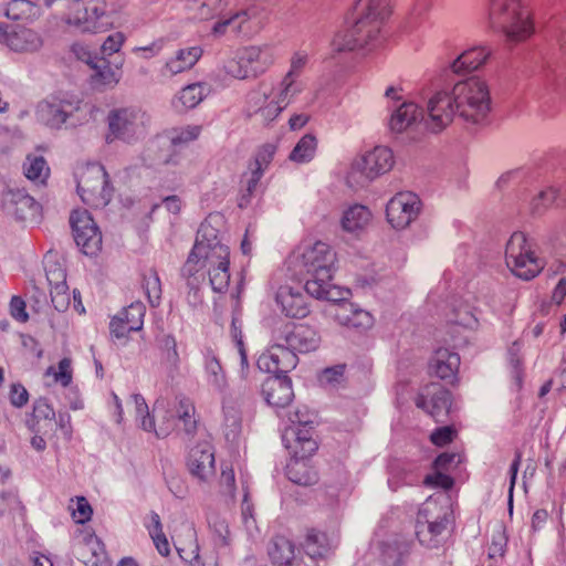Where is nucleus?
Instances as JSON below:
<instances>
[{
    "label": "nucleus",
    "mask_w": 566,
    "mask_h": 566,
    "mask_svg": "<svg viewBox=\"0 0 566 566\" xmlns=\"http://www.w3.org/2000/svg\"><path fill=\"white\" fill-rule=\"evenodd\" d=\"M426 128L434 134L442 132L458 115L465 123H489L492 98L488 83L479 76H470L453 84L451 91L434 93L427 104Z\"/></svg>",
    "instance_id": "1"
},
{
    "label": "nucleus",
    "mask_w": 566,
    "mask_h": 566,
    "mask_svg": "<svg viewBox=\"0 0 566 566\" xmlns=\"http://www.w3.org/2000/svg\"><path fill=\"white\" fill-rule=\"evenodd\" d=\"M230 250L219 239V231L208 222L200 224L195 244L181 268L189 294L197 296L206 274L213 292H227L230 283Z\"/></svg>",
    "instance_id": "2"
},
{
    "label": "nucleus",
    "mask_w": 566,
    "mask_h": 566,
    "mask_svg": "<svg viewBox=\"0 0 566 566\" xmlns=\"http://www.w3.org/2000/svg\"><path fill=\"white\" fill-rule=\"evenodd\" d=\"M390 14L387 0H357L346 18L345 28L332 40L334 52L376 48L381 40V30Z\"/></svg>",
    "instance_id": "3"
},
{
    "label": "nucleus",
    "mask_w": 566,
    "mask_h": 566,
    "mask_svg": "<svg viewBox=\"0 0 566 566\" xmlns=\"http://www.w3.org/2000/svg\"><path fill=\"white\" fill-rule=\"evenodd\" d=\"M336 254L322 241L306 244L293 255V263L303 275L305 292L318 300L329 298Z\"/></svg>",
    "instance_id": "4"
},
{
    "label": "nucleus",
    "mask_w": 566,
    "mask_h": 566,
    "mask_svg": "<svg viewBox=\"0 0 566 566\" xmlns=\"http://www.w3.org/2000/svg\"><path fill=\"white\" fill-rule=\"evenodd\" d=\"M485 20L507 45L524 42L534 32L531 11L521 0H486Z\"/></svg>",
    "instance_id": "5"
},
{
    "label": "nucleus",
    "mask_w": 566,
    "mask_h": 566,
    "mask_svg": "<svg viewBox=\"0 0 566 566\" xmlns=\"http://www.w3.org/2000/svg\"><path fill=\"white\" fill-rule=\"evenodd\" d=\"M149 117L138 107H117L108 112L106 116L107 132L106 144L116 140L133 144L143 138L147 133Z\"/></svg>",
    "instance_id": "6"
},
{
    "label": "nucleus",
    "mask_w": 566,
    "mask_h": 566,
    "mask_svg": "<svg viewBox=\"0 0 566 566\" xmlns=\"http://www.w3.org/2000/svg\"><path fill=\"white\" fill-rule=\"evenodd\" d=\"M76 190L82 201L91 208L106 207L114 195L109 175L102 164L86 165L77 176Z\"/></svg>",
    "instance_id": "7"
},
{
    "label": "nucleus",
    "mask_w": 566,
    "mask_h": 566,
    "mask_svg": "<svg viewBox=\"0 0 566 566\" xmlns=\"http://www.w3.org/2000/svg\"><path fill=\"white\" fill-rule=\"evenodd\" d=\"M268 21V12L260 0H244L229 18L214 23L212 32L224 34L227 28L238 35L251 38L258 34Z\"/></svg>",
    "instance_id": "8"
},
{
    "label": "nucleus",
    "mask_w": 566,
    "mask_h": 566,
    "mask_svg": "<svg viewBox=\"0 0 566 566\" xmlns=\"http://www.w3.org/2000/svg\"><path fill=\"white\" fill-rule=\"evenodd\" d=\"M274 61L271 48L250 45L238 50L234 57L226 62L224 71L238 80L256 78L265 73Z\"/></svg>",
    "instance_id": "9"
},
{
    "label": "nucleus",
    "mask_w": 566,
    "mask_h": 566,
    "mask_svg": "<svg viewBox=\"0 0 566 566\" xmlns=\"http://www.w3.org/2000/svg\"><path fill=\"white\" fill-rule=\"evenodd\" d=\"M505 261L512 273L524 281L537 276L545 265L544 261L535 255L532 244L521 231L514 232L507 241Z\"/></svg>",
    "instance_id": "10"
},
{
    "label": "nucleus",
    "mask_w": 566,
    "mask_h": 566,
    "mask_svg": "<svg viewBox=\"0 0 566 566\" xmlns=\"http://www.w3.org/2000/svg\"><path fill=\"white\" fill-rule=\"evenodd\" d=\"M291 426L286 427L282 434L284 447H293L296 453L314 454L318 443L314 438L313 413L307 408H296L289 412Z\"/></svg>",
    "instance_id": "11"
},
{
    "label": "nucleus",
    "mask_w": 566,
    "mask_h": 566,
    "mask_svg": "<svg viewBox=\"0 0 566 566\" xmlns=\"http://www.w3.org/2000/svg\"><path fill=\"white\" fill-rule=\"evenodd\" d=\"M82 108V101L73 97L51 96L36 106V117L43 125L60 129Z\"/></svg>",
    "instance_id": "12"
},
{
    "label": "nucleus",
    "mask_w": 566,
    "mask_h": 566,
    "mask_svg": "<svg viewBox=\"0 0 566 566\" xmlns=\"http://www.w3.org/2000/svg\"><path fill=\"white\" fill-rule=\"evenodd\" d=\"M70 223L76 245L86 255H95L102 248V234L86 210H74Z\"/></svg>",
    "instance_id": "13"
},
{
    "label": "nucleus",
    "mask_w": 566,
    "mask_h": 566,
    "mask_svg": "<svg viewBox=\"0 0 566 566\" xmlns=\"http://www.w3.org/2000/svg\"><path fill=\"white\" fill-rule=\"evenodd\" d=\"M274 342L284 340L295 353H308L315 350L319 346L321 338L317 332L304 324L295 325L284 323L282 326L276 327L272 332Z\"/></svg>",
    "instance_id": "14"
},
{
    "label": "nucleus",
    "mask_w": 566,
    "mask_h": 566,
    "mask_svg": "<svg viewBox=\"0 0 566 566\" xmlns=\"http://www.w3.org/2000/svg\"><path fill=\"white\" fill-rule=\"evenodd\" d=\"M415 403L437 422H444L452 405L451 392L439 382H430L419 391Z\"/></svg>",
    "instance_id": "15"
},
{
    "label": "nucleus",
    "mask_w": 566,
    "mask_h": 566,
    "mask_svg": "<svg viewBox=\"0 0 566 566\" xmlns=\"http://www.w3.org/2000/svg\"><path fill=\"white\" fill-rule=\"evenodd\" d=\"M394 163L391 149L385 146H377L352 165L349 178L356 179V175L360 174L365 180L371 181L380 175L388 172L392 168Z\"/></svg>",
    "instance_id": "16"
},
{
    "label": "nucleus",
    "mask_w": 566,
    "mask_h": 566,
    "mask_svg": "<svg viewBox=\"0 0 566 566\" xmlns=\"http://www.w3.org/2000/svg\"><path fill=\"white\" fill-rule=\"evenodd\" d=\"M421 209V201L413 192H398L386 206L388 222L395 229L407 228L418 217Z\"/></svg>",
    "instance_id": "17"
},
{
    "label": "nucleus",
    "mask_w": 566,
    "mask_h": 566,
    "mask_svg": "<svg viewBox=\"0 0 566 566\" xmlns=\"http://www.w3.org/2000/svg\"><path fill=\"white\" fill-rule=\"evenodd\" d=\"M298 363L296 353L284 345V340L274 342L266 353L258 358V367L260 370L273 375H286L294 369Z\"/></svg>",
    "instance_id": "18"
},
{
    "label": "nucleus",
    "mask_w": 566,
    "mask_h": 566,
    "mask_svg": "<svg viewBox=\"0 0 566 566\" xmlns=\"http://www.w3.org/2000/svg\"><path fill=\"white\" fill-rule=\"evenodd\" d=\"M406 533H381L374 543L379 558L385 566H401L410 551V539Z\"/></svg>",
    "instance_id": "19"
},
{
    "label": "nucleus",
    "mask_w": 566,
    "mask_h": 566,
    "mask_svg": "<svg viewBox=\"0 0 566 566\" xmlns=\"http://www.w3.org/2000/svg\"><path fill=\"white\" fill-rule=\"evenodd\" d=\"M145 313L146 307L139 301L124 307L111 319V335L119 339L126 337L130 332L140 331L144 325Z\"/></svg>",
    "instance_id": "20"
},
{
    "label": "nucleus",
    "mask_w": 566,
    "mask_h": 566,
    "mask_svg": "<svg viewBox=\"0 0 566 566\" xmlns=\"http://www.w3.org/2000/svg\"><path fill=\"white\" fill-rule=\"evenodd\" d=\"M72 51L94 71L91 75L93 85L109 86L118 83V73L112 69L109 62L104 56L92 55V53L81 44H74Z\"/></svg>",
    "instance_id": "21"
},
{
    "label": "nucleus",
    "mask_w": 566,
    "mask_h": 566,
    "mask_svg": "<svg viewBox=\"0 0 566 566\" xmlns=\"http://www.w3.org/2000/svg\"><path fill=\"white\" fill-rule=\"evenodd\" d=\"M2 205L6 211L19 220L35 219L40 211V203L24 189H8L2 195Z\"/></svg>",
    "instance_id": "22"
},
{
    "label": "nucleus",
    "mask_w": 566,
    "mask_h": 566,
    "mask_svg": "<svg viewBox=\"0 0 566 566\" xmlns=\"http://www.w3.org/2000/svg\"><path fill=\"white\" fill-rule=\"evenodd\" d=\"M70 24L78 27L83 32H105L112 27L105 0H92L84 11V17L69 19Z\"/></svg>",
    "instance_id": "23"
},
{
    "label": "nucleus",
    "mask_w": 566,
    "mask_h": 566,
    "mask_svg": "<svg viewBox=\"0 0 566 566\" xmlns=\"http://www.w3.org/2000/svg\"><path fill=\"white\" fill-rule=\"evenodd\" d=\"M275 301L287 317L302 319L311 313L307 297L300 289L282 285L276 292Z\"/></svg>",
    "instance_id": "24"
},
{
    "label": "nucleus",
    "mask_w": 566,
    "mask_h": 566,
    "mask_svg": "<svg viewBox=\"0 0 566 566\" xmlns=\"http://www.w3.org/2000/svg\"><path fill=\"white\" fill-rule=\"evenodd\" d=\"M262 394L273 408H285L294 398L292 380L287 375H272L262 384Z\"/></svg>",
    "instance_id": "25"
},
{
    "label": "nucleus",
    "mask_w": 566,
    "mask_h": 566,
    "mask_svg": "<svg viewBox=\"0 0 566 566\" xmlns=\"http://www.w3.org/2000/svg\"><path fill=\"white\" fill-rule=\"evenodd\" d=\"M187 467L192 476L207 481L214 474V453L208 442L198 443L189 451Z\"/></svg>",
    "instance_id": "26"
},
{
    "label": "nucleus",
    "mask_w": 566,
    "mask_h": 566,
    "mask_svg": "<svg viewBox=\"0 0 566 566\" xmlns=\"http://www.w3.org/2000/svg\"><path fill=\"white\" fill-rule=\"evenodd\" d=\"M291 454V459L285 467L287 479L298 485L310 486L318 481L316 470L310 465V458L313 454L296 453L293 447H285Z\"/></svg>",
    "instance_id": "27"
},
{
    "label": "nucleus",
    "mask_w": 566,
    "mask_h": 566,
    "mask_svg": "<svg viewBox=\"0 0 566 566\" xmlns=\"http://www.w3.org/2000/svg\"><path fill=\"white\" fill-rule=\"evenodd\" d=\"M75 554L86 566H102L106 562L104 544L96 533H82L75 544Z\"/></svg>",
    "instance_id": "28"
},
{
    "label": "nucleus",
    "mask_w": 566,
    "mask_h": 566,
    "mask_svg": "<svg viewBox=\"0 0 566 566\" xmlns=\"http://www.w3.org/2000/svg\"><path fill=\"white\" fill-rule=\"evenodd\" d=\"M248 103L265 125L275 120L286 108L271 92H251L248 95Z\"/></svg>",
    "instance_id": "29"
},
{
    "label": "nucleus",
    "mask_w": 566,
    "mask_h": 566,
    "mask_svg": "<svg viewBox=\"0 0 566 566\" xmlns=\"http://www.w3.org/2000/svg\"><path fill=\"white\" fill-rule=\"evenodd\" d=\"M460 356L448 348H438L430 360L431 371L442 380L454 384L458 380Z\"/></svg>",
    "instance_id": "30"
},
{
    "label": "nucleus",
    "mask_w": 566,
    "mask_h": 566,
    "mask_svg": "<svg viewBox=\"0 0 566 566\" xmlns=\"http://www.w3.org/2000/svg\"><path fill=\"white\" fill-rule=\"evenodd\" d=\"M492 49L488 45H478L462 52L452 63L451 71L454 74H464L476 71L486 63L492 55Z\"/></svg>",
    "instance_id": "31"
},
{
    "label": "nucleus",
    "mask_w": 566,
    "mask_h": 566,
    "mask_svg": "<svg viewBox=\"0 0 566 566\" xmlns=\"http://www.w3.org/2000/svg\"><path fill=\"white\" fill-rule=\"evenodd\" d=\"M335 317L340 325L358 332L367 331L374 324L373 315L354 303L340 304Z\"/></svg>",
    "instance_id": "32"
},
{
    "label": "nucleus",
    "mask_w": 566,
    "mask_h": 566,
    "mask_svg": "<svg viewBox=\"0 0 566 566\" xmlns=\"http://www.w3.org/2000/svg\"><path fill=\"white\" fill-rule=\"evenodd\" d=\"M338 543L337 533H310L304 542V551L312 559L326 558Z\"/></svg>",
    "instance_id": "33"
},
{
    "label": "nucleus",
    "mask_w": 566,
    "mask_h": 566,
    "mask_svg": "<svg viewBox=\"0 0 566 566\" xmlns=\"http://www.w3.org/2000/svg\"><path fill=\"white\" fill-rule=\"evenodd\" d=\"M269 556L274 566H295L297 564L296 548L284 534L277 533L269 547Z\"/></svg>",
    "instance_id": "34"
},
{
    "label": "nucleus",
    "mask_w": 566,
    "mask_h": 566,
    "mask_svg": "<svg viewBox=\"0 0 566 566\" xmlns=\"http://www.w3.org/2000/svg\"><path fill=\"white\" fill-rule=\"evenodd\" d=\"M201 55L202 49L200 46L180 49L176 52L175 56L166 62L161 74L172 76L186 72L195 66Z\"/></svg>",
    "instance_id": "35"
},
{
    "label": "nucleus",
    "mask_w": 566,
    "mask_h": 566,
    "mask_svg": "<svg viewBox=\"0 0 566 566\" xmlns=\"http://www.w3.org/2000/svg\"><path fill=\"white\" fill-rule=\"evenodd\" d=\"M419 118L426 120L422 109L413 102H403L394 111L389 120V127L392 132L401 133L416 123Z\"/></svg>",
    "instance_id": "36"
},
{
    "label": "nucleus",
    "mask_w": 566,
    "mask_h": 566,
    "mask_svg": "<svg viewBox=\"0 0 566 566\" xmlns=\"http://www.w3.org/2000/svg\"><path fill=\"white\" fill-rule=\"evenodd\" d=\"M371 220V212L363 205H354L346 209L340 219L345 232L359 235Z\"/></svg>",
    "instance_id": "37"
},
{
    "label": "nucleus",
    "mask_w": 566,
    "mask_h": 566,
    "mask_svg": "<svg viewBox=\"0 0 566 566\" xmlns=\"http://www.w3.org/2000/svg\"><path fill=\"white\" fill-rule=\"evenodd\" d=\"M6 14L11 20L28 23L41 15V7L31 0H11L7 6Z\"/></svg>",
    "instance_id": "38"
},
{
    "label": "nucleus",
    "mask_w": 566,
    "mask_h": 566,
    "mask_svg": "<svg viewBox=\"0 0 566 566\" xmlns=\"http://www.w3.org/2000/svg\"><path fill=\"white\" fill-rule=\"evenodd\" d=\"M304 84L301 80L284 75L283 78L271 88V93L287 107L293 99L302 93Z\"/></svg>",
    "instance_id": "39"
},
{
    "label": "nucleus",
    "mask_w": 566,
    "mask_h": 566,
    "mask_svg": "<svg viewBox=\"0 0 566 566\" xmlns=\"http://www.w3.org/2000/svg\"><path fill=\"white\" fill-rule=\"evenodd\" d=\"M419 479L418 468L412 463H403L392 469L388 484L392 491H397L402 485L417 484Z\"/></svg>",
    "instance_id": "40"
},
{
    "label": "nucleus",
    "mask_w": 566,
    "mask_h": 566,
    "mask_svg": "<svg viewBox=\"0 0 566 566\" xmlns=\"http://www.w3.org/2000/svg\"><path fill=\"white\" fill-rule=\"evenodd\" d=\"M205 370L208 384L217 391L223 392L227 388V378L219 359L208 352L205 357Z\"/></svg>",
    "instance_id": "41"
},
{
    "label": "nucleus",
    "mask_w": 566,
    "mask_h": 566,
    "mask_svg": "<svg viewBox=\"0 0 566 566\" xmlns=\"http://www.w3.org/2000/svg\"><path fill=\"white\" fill-rule=\"evenodd\" d=\"M187 8L193 19L209 20L219 14L224 8L223 0H189Z\"/></svg>",
    "instance_id": "42"
},
{
    "label": "nucleus",
    "mask_w": 566,
    "mask_h": 566,
    "mask_svg": "<svg viewBox=\"0 0 566 566\" xmlns=\"http://www.w3.org/2000/svg\"><path fill=\"white\" fill-rule=\"evenodd\" d=\"M9 46L14 51H36L42 45L39 34L30 29L13 32L9 39Z\"/></svg>",
    "instance_id": "43"
},
{
    "label": "nucleus",
    "mask_w": 566,
    "mask_h": 566,
    "mask_svg": "<svg viewBox=\"0 0 566 566\" xmlns=\"http://www.w3.org/2000/svg\"><path fill=\"white\" fill-rule=\"evenodd\" d=\"M316 137L312 134H306L296 143L289 155V159L296 164L310 163L316 154Z\"/></svg>",
    "instance_id": "44"
},
{
    "label": "nucleus",
    "mask_w": 566,
    "mask_h": 566,
    "mask_svg": "<svg viewBox=\"0 0 566 566\" xmlns=\"http://www.w3.org/2000/svg\"><path fill=\"white\" fill-rule=\"evenodd\" d=\"M23 171L29 180L41 185L45 184L50 175V168L42 156L29 155L23 164Z\"/></svg>",
    "instance_id": "45"
},
{
    "label": "nucleus",
    "mask_w": 566,
    "mask_h": 566,
    "mask_svg": "<svg viewBox=\"0 0 566 566\" xmlns=\"http://www.w3.org/2000/svg\"><path fill=\"white\" fill-rule=\"evenodd\" d=\"M205 97V87L200 83H193L184 87L175 102V107L182 109L195 108Z\"/></svg>",
    "instance_id": "46"
},
{
    "label": "nucleus",
    "mask_w": 566,
    "mask_h": 566,
    "mask_svg": "<svg viewBox=\"0 0 566 566\" xmlns=\"http://www.w3.org/2000/svg\"><path fill=\"white\" fill-rule=\"evenodd\" d=\"M202 130L200 125L176 127L168 132L170 147H180L198 139Z\"/></svg>",
    "instance_id": "47"
},
{
    "label": "nucleus",
    "mask_w": 566,
    "mask_h": 566,
    "mask_svg": "<svg viewBox=\"0 0 566 566\" xmlns=\"http://www.w3.org/2000/svg\"><path fill=\"white\" fill-rule=\"evenodd\" d=\"M507 356L510 374L512 376L516 389L520 390L523 386L524 377L520 342L516 340L510 346L507 350Z\"/></svg>",
    "instance_id": "48"
},
{
    "label": "nucleus",
    "mask_w": 566,
    "mask_h": 566,
    "mask_svg": "<svg viewBox=\"0 0 566 566\" xmlns=\"http://www.w3.org/2000/svg\"><path fill=\"white\" fill-rule=\"evenodd\" d=\"M196 408L192 401L186 397L178 400L177 415L184 423V430L187 434L195 433L197 429V420L195 418Z\"/></svg>",
    "instance_id": "49"
},
{
    "label": "nucleus",
    "mask_w": 566,
    "mask_h": 566,
    "mask_svg": "<svg viewBox=\"0 0 566 566\" xmlns=\"http://www.w3.org/2000/svg\"><path fill=\"white\" fill-rule=\"evenodd\" d=\"M160 149L157 142L151 143L145 153L144 160L149 167H158V166H168V165H177L178 164V156L175 151L167 153L164 155H156V151Z\"/></svg>",
    "instance_id": "50"
},
{
    "label": "nucleus",
    "mask_w": 566,
    "mask_h": 566,
    "mask_svg": "<svg viewBox=\"0 0 566 566\" xmlns=\"http://www.w3.org/2000/svg\"><path fill=\"white\" fill-rule=\"evenodd\" d=\"M157 343L166 363L176 368L179 364V354L175 337L170 334H161L157 337Z\"/></svg>",
    "instance_id": "51"
},
{
    "label": "nucleus",
    "mask_w": 566,
    "mask_h": 566,
    "mask_svg": "<svg viewBox=\"0 0 566 566\" xmlns=\"http://www.w3.org/2000/svg\"><path fill=\"white\" fill-rule=\"evenodd\" d=\"M71 515L77 524H84L88 522L93 514V509L85 496H76L71 499L69 505Z\"/></svg>",
    "instance_id": "52"
},
{
    "label": "nucleus",
    "mask_w": 566,
    "mask_h": 566,
    "mask_svg": "<svg viewBox=\"0 0 566 566\" xmlns=\"http://www.w3.org/2000/svg\"><path fill=\"white\" fill-rule=\"evenodd\" d=\"M557 189L548 187L541 190L531 201V212L542 214L557 198Z\"/></svg>",
    "instance_id": "53"
},
{
    "label": "nucleus",
    "mask_w": 566,
    "mask_h": 566,
    "mask_svg": "<svg viewBox=\"0 0 566 566\" xmlns=\"http://www.w3.org/2000/svg\"><path fill=\"white\" fill-rule=\"evenodd\" d=\"M143 286L149 304L158 306L161 298V284L158 274L151 271L149 275H145Z\"/></svg>",
    "instance_id": "54"
},
{
    "label": "nucleus",
    "mask_w": 566,
    "mask_h": 566,
    "mask_svg": "<svg viewBox=\"0 0 566 566\" xmlns=\"http://www.w3.org/2000/svg\"><path fill=\"white\" fill-rule=\"evenodd\" d=\"M71 364L70 358H62L59 361L57 370L53 366H50L46 369V375H52L56 382L61 384L63 387H67L73 378Z\"/></svg>",
    "instance_id": "55"
},
{
    "label": "nucleus",
    "mask_w": 566,
    "mask_h": 566,
    "mask_svg": "<svg viewBox=\"0 0 566 566\" xmlns=\"http://www.w3.org/2000/svg\"><path fill=\"white\" fill-rule=\"evenodd\" d=\"M276 147L272 144L263 145L255 155L254 161L250 164V169L256 170L261 174L269 167L271 164Z\"/></svg>",
    "instance_id": "56"
},
{
    "label": "nucleus",
    "mask_w": 566,
    "mask_h": 566,
    "mask_svg": "<svg viewBox=\"0 0 566 566\" xmlns=\"http://www.w3.org/2000/svg\"><path fill=\"white\" fill-rule=\"evenodd\" d=\"M224 436L227 440H235L241 432V418L235 410L224 412Z\"/></svg>",
    "instance_id": "57"
},
{
    "label": "nucleus",
    "mask_w": 566,
    "mask_h": 566,
    "mask_svg": "<svg viewBox=\"0 0 566 566\" xmlns=\"http://www.w3.org/2000/svg\"><path fill=\"white\" fill-rule=\"evenodd\" d=\"M250 170H251V172H250L249 178L247 179L245 189L242 192L240 201H239L240 208H244L250 203V199L256 192V190L259 188L260 180L263 176V174H261L256 170H253V169H250Z\"/></svg>",
    "instance_id": "58"
},
{
    "label": "nucleus",
    "mask_w": 566,
    "mask_h": 566,
    "mask_svg": "<svg viewBox=\"0 0 566 566\" xmlns=\"http://www.w3.org/2000/svg\"><path fill=\"white\" fill-rule=\"evenodd\" d=\"M51 302L57 312H65L70 306L67 285H57L56 287H51Z\"/></svg>",
    "instance_id": "59"
},
{
    "label": "nucleus",
    "mask_w": 566,
    "mask_h": 566,
    "mask_svg": "<svg viewBox=\"0 0 566 566\" xmlns=\"http://www.w3.org/2000/svg\"><path fill=\"white\" fill-rule=\"evenodd\" d=\"M442 471L443 470H436L434 473L426 475L423 484L429 488H440L443 490L452 489L454 484L453 479Z\"/></svg>",
    "instance_id": "60"
},
{
    "label": "nucleus",
    "mask_w": 566,
    "mask_h": 566,
    "mask_svg": "<svg viewBox=\"0 0 566 566\" xmlns=\"http://www.w3.org/2000/svg\"><path fill=\"white\" fill-rule=\"evenodd\" d=\"M440 511V506L436 502L427 501L423 503L417 513L416 523L417 526L428 525V530L430 528V522L433 520V515Z\"/></svg>",
    "instance_id": "61"
},
{
    "label": "nucleus",
    "mask_w": 566,
    "mask_h": 566,
    "mask_svg": "<svg viewBox=\"0 0 566 566\" xmlns=\"http://www.w3.org/2000/svg\"><path fill=\"white\" fill-rule=\"evenodd\" d=\"M45 274L51 287H56L57 285H66V272L60 264H50L48 262L45 264Z\"/></svg>",
    "instance_id": "62"
},
{
    "label": "nucleus",
    "mask_w": 566,
    "mask_h": 566,
    "mask_svg": "<svg viewBox=\"0 0 566 566\" xmlns=\"http://www.w3.org/2000/svg\"><path fill=\"white\" fill-rule=\"evenodd\" d=\"M241 516L245 531H253L258 528L256 521L253 514V505L249 501L248 492H245L243 496L241 505Z\"/></svg>",
    "instance_id": "63"
},
{
    "label": "nucleus",
    "mask_w": 566,
    "mask_h": 566,
    "mask_svg": "<svg viewBox=\"0 0 566 566\" xmlns=\"http://www.w3.org/2000/svg\"><path fill=\"white\" fill-rule=\"evenodd\" d=\"M308 61L305 52H295L291 57L290 70L285 75L300 80V76Z\"/></svg>",
    "instance_id": "64"
}]
</instances>
